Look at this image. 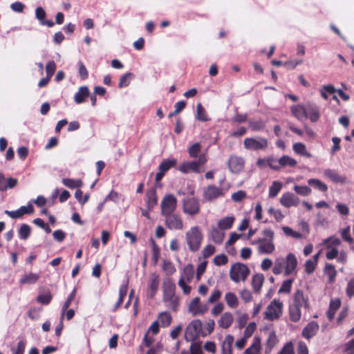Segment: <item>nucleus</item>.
I'll use <instances>...</instances> for the list:
<instances>
[{
    "label": "nucleus",
    "mask_w": 354,
    "mask_h": 354,
    "mask_svg": "<svg viewBox=\"0 0 354 354\" xmlns=\"http://www.w3.org/2000/svg\"><path fill=\"white\" fill-rule=\"evenodd\" d=\"M146 196L147 209L148 210L151 211L153 209V207L157 205L158 202L156 190L154 189H151L148 190Z\"/></svg>",
    "instance_id": "nucleus-25"
},
{
    "label": "nucleus",
    "mask_w": 354,
    "mask_h": 354,
    "mask_svg": "<svg viewBox=\"0 0 354 354\" xmlns=\"http://www.w3.org/2000/svg\"><path fill=\"white\" fill-rule=\"evenodd\" d=\"M202 329V322L200 319L193 320L186 328L185 339L187 342H194L200 335Z\"/></svg>",
    "instance_id": "nucleus-9"
},
{
    "label": "nucleus",
    "mask_w": 354,
    "mask_h": 354,
    "mask_svg": "<svg viewBox=\"0 0 354 354\" xmlns=\"http://www.w3.org/2000/svg\"><path fill=\"white\" fill-rule=\"evenodd\" d=\"M39 277L37 274L30 273V274H26L24 277H23L21 279L20 282L21 283L32 284L37 281V280L39 279Z\"/></svg>",
    "instance_id": "nucleus-50"
},
{
    "label": "nucleus",
    "mask_w": 354,
    "mask_h": 354,
    "mask_svg": "<svg viewBox=\"0 0 354 354\" xmlns=\"http://www.w3.org/2000/svg\"><path fill=\"white\" fill-rule=\"evenodd\" d=\"M176 164V160L175 159H166L164 160L158 167L160 171L165 174L167 171H169L171 167H174Z\"/></svg>",
    "instance_id": "nucleus-39"
},
{
    "label": "nucleus",
    "mask_w": 354,
    "mask_h": 354,
    "mask_svg": "<svg viewBox=\"0 0 354 354\" xmlns=\"http://www.w3.org/2000/svg\"><path fill=\"white\" fill-rule=\"evenodd\" d=\"M26 345V341L25 339H21L19 340L16 347L13 346L11 348L12 354H24Z\"/></svg>",
    "instance_id": "nucleus-54"
},
{
    "label": "nucleus",
    "mask_w": 354,
    "mask_h": 354,
    "mask_svg": "<svg viewBox=\"0 0 354 354\" xmlns=\"http://www.w3.org/2000/svg\"><path fill=\"white\" fill-rule=\"evenodd\" d=\"M324 272L328 276L329 282L333 283L337 275L335 266L332 264L327 263L324 268Z\"/></svg>",
    "instance_id": "nucleus-43"
},
{
    "label": "nucleus",
    "mask_w": 354,
    "mask_h": 354,
    "mask_svg": "<svg viewBox=\"0 0 354 354\" xmlns=\"http://www.w3.org/2000/svg\"><path fill=\"white\" fill-rule=\"evenodd\" d=\"M282 230L284 234L288 236H292L295 239L301 238V234L299 232L293 231L290 227L287 226L282 227Z\"/></svg>",
    "instance_id": "nucleus-61"
},
{
    "label": "nucleus",
    "mask_w": 354,
    "mask_h": 354,
    "mask_svg": "<svg viewBox=\"0 0 354 354\" xmlns=\"http://www.w3.org/2000/svg\"><path fill=\"white\" fill-rule=\"evenodd\" d=\"M196 119L201 122H207L210 120L205 108L201 103H198L196 106Z\"/></svg>",
    "instance_id": "nucleus-35"
},
{
    "label": "nucleus",
    "mask_w": 354,
    "mask_h": 354,
    "mask_svg": "<svg viewBox=\"0 0 354 354\" xmlns=\"http://www.w3.org/2000/svg\"><path fill=\"white\" fill-rule=\"evenodd\" d=\"M225 300L228 306L232 308H235L239 305L237 297L233 292H227L225 295Z\"/></svg>",
    "instance_id": "nucleus-37"
},
{
    "label": "nucleus",
    "mask_w": 354,
    "mask_h": 354,
    "mask_svg": "<svg viewBox=\"0 0 354 354\" xmlns=\"http://www.w3.org/2000/svg\"><path fill=\"white\" fill-rule=\"evenodd\" d=\"M319 328V324L316 322L312 321L304 328L302 336L306 339H310L317 334Z\"/></svg>",
    "instance_id": "nucleus-17"
},
{
    "label": "nucleus",
    "mask_w": 354,
    "mask_h": 354,
    "mask_svg": "<svg viewBox=\"0 0 354 354\" xmlns=\"http://www.w3.org/2000/svg\"><path fill=\"white\" fill-rule=\"evenodd\" d=\"M261 349V341L259 337H254L252 344L244 352L245 354H259Z\"/></svg>",
    "instance_id": "nucleus-33"
},
{
    "label": "nucleus",
    "mask_w": 354,
    "mask_h": 354,
    "mask_svg": "<svg viewBox=\"0 0 354 354\" xmlns=\"http://www.w3.org/2000/svg\"><path fill=\"white\" fill-rule=\"evenodd\" d=\"M176 285L171 281H165L163 284V301L174 311L178 307V297L175 295Z\"/></svg>",
    "instance_id": "nucleus-3"
},
{
    "label": "nucleus",
    "mask_w": 354,
    "mask_h": 354,
    "mask_svg": "<svg viewBox=\"0 0 354 354\" xmlns=\"http://www.w3.org/2000/svg\"><path fill=\"white\" fill-rule=\"evenodd\" d=\"M158 319L162 327H167L171 323V315L168 312H162L159 314Z\"/></svg>",
    "instance_id": "nucleus-45"
},
{
    "label": "nucleus",
    "mask_w": 354,
    "mask_h": 354,
    "mask_svg": "<svg viewBox=\"0 0 354 354\" xmlns=\"http://www.w3.org/2000/svg\"><path fill=\"white\" fill-rule=\"evenodd\" d=\"M250 273L248 266L243 263H236L232 266L230 270V279L234 282L245 281Z\"/></svg>",
    "instance_id": "nucleus-6"
},
{
    "label": "nucleus",
    "mask_w": 354,
    "mask_h": 354,
    "mask_svg": "<svg viewBox=\"0 0 354 354\" xmlns=\"http://www.w3.org/2000/svg\"><path fill=\"white\" fill-rule=\"evenodd\" d=\"M233 342L234 337L232 335L225 336L221 346L222 354H232V346Z\"/></svg>",
    "instance_id": "nucleus-27"
},
{
    "label": "nucleus",
    "mask_w": 354,
    "mask_h": 354,
    "mask_svg": "<svg viewBox=\"0 0 354 354\" xmlns=\"http://www.w3.org/2000/svg\"><path fill=\"white\" fill-rule=\"evenodd\" d=\"M234 221L233 216H226L218 221V227L222 230H229L232 227Z\"/></svg>",
    "instance_id": "nucleus-32"
},
{
    "label": "nucleus",
    "mask_w": 354,
    "mask_h": 354,
    "mask_svg": "<svg viewBox=\"0 0 354 354\" xmlns=\"http://www.w3.org/2000/svg\"><path fill=\"white\" fill-rule=\"evenodd\" d=\"M324 176L336 183L345 184L346 183V178L344 176L339 175L335 169H325Z\"/></svg>",
    "instance_id": "nucleus-20"
},
{
    "label": "nucleus",
    "mask_w": 354,
    "mask_h": 354,
    "mask_svg": "<svg viewBox=\"0 0 354 354\" xmlns=\"http://www.w3.org/2000/svg\"><path fill=\"white\" fill-rule=\"evenodd\" d=\"M268 213L273 216L277 222H281L284 218V215L282 214L281 211L276 209L274 207H270L268 209Z\"/></svg>",
    "instance_id": "nucleus-56"
},
{
    "label": "nucleus",
    "mask_w": 354,
    "mask_h": 354,
    "mask_svg": "<svg viewBox=\"0 0 354 354\" xmlns=\"http://www.w3.org/2000/svg\"><path fill=\"white\" fill-rule=\"evenodd\" d=\"M293 279H290L284 281L279 289V293H289L291 290Z\"/></svg>",
    "instance_id": "nucleus-57"
},
{
    "label": "nucleus",
    "mask_w": 354,
    "mask_h": 354,
    "mask_svg": "<svg viewBox=\"0 0 354 354\" xmlns=\"http://www.w3.org/2000/svg\"><path fill=\"white\" fill-rule=\"evenodd\" d=\"M233 322L234 317L232 314L230 312H226L221 316L218 321V325L221 328L227 329L231 326Z\"/></svg>",
    "instance_id": "nucleus-23"
},
{
    "label": "nucleus",
    "mask_w": 354,
    "mask_h": 354,
    "mask_svg": "<svg viewBox=\"0 0 354 354\" xmlns=\"http://www.w3.org/2000/svg\"><path fill=\"white\" fill-rule=\"evenodd\" d=\"M194 269L193 265L187 264L183 268L180 279H183V280H187L189 282L194 277Z\"/></svg>",
    "instance_id": "nucleus-31"
},
{
    "label": "nucleus",
    "mask_w": 354,
    "mask_h": 354,
    "mask_svg": "<svg viewBox=\"0 0 354 354\" xmlns=\"http://www.w3.org/2000/svg\"><path fill=\"white\" fill-rule=\"evenodd\" d=\"M323 243L326 245L327 249H330L333 248V245H339L341 244V241L339 238L331 236L324 239Z\"/></svg>",
    "instance_id": "nucleus-51"
},
{
    "label": "nucleus",
    "mask_w": 354,
    "mask_h": 354,
    "mask_svg": "<svg viewBox=\"0 0 354 354\" xmlns=\"http://www.w3.org/2000/svg\"><path fill=\"white\" fill-rule=\"evenodd\" d=\"M31 228L27 224H22L19 230V236L21 239H27L30 234Z\"/></svg>",
    "instance_id": "nucleus-49"
},
{
    "label": "nucleus",
    "mask_w": 354,
    "mask_h": 354,
    "mask_svg": "<svg viewBox=\"0 0 354 354\" xmlns=\"http://www.w3.org/2000/svg\"><path fill=\"white\" fill-rule=\"evenodd\" d=\"M292 149L297 154L308 158L311 157V154L307 151L305 145L301 142L295 143L292 146Z\"/></svg>",
    "instance_id": "nucleus-38"
},
{
    "label": "nucleus",
    "mask_w": 354,
    "mask_h": 354,
    "mask_svg": "<svg viewBox=\"0 0 354 354\" xmlns=\"http://www.w3.org/2000/svg\"><path fill=\"white\" fill-rule=\"evenodd\" d=\"M263 238H259L256 241H252V244L258 245L257 250L259 253L264 254H270L275 250L274 243V233L271 229H265L262 232Z\"/></svg>",
    "instance_id": "nucleus-1"
},
{
    "label": "nucleus",
    "mask_w": 354,
    "mask_h": 354,
    "mask_svg": "<svg viewBox=\"0 0 354 354\" xmlns=\"http://www.w3.org/2000/svg\"><path fill=\"white\" fill-rule=\"evenodd\" d=\"M294 349L292 342L286 344L278 354H293Z\"/></svg>",
    "instance_id": "nucleus-64"
},
{
    "label": "nucleus",
    "mask_w": 354,
    "mask_h": 354,
    "mask_svg": "<svg viewBox=\"0 0 354 354\" xmlns=\"http://www.w3.org/2000/svg\"><path fill=\"white\" fill-rule=\"evenodd\" d=\"M292 304L299 308L304 307V308H308V298L306 295H304L302 290H297L294 294Z\"/></svg>",
    "instance_id": "nucleus-16"
},
{
    "label": "nucleus",
    "mask_w": 354,
    "mask_h": 354,
    "mask_svg": "<svg viewBox=\"0 0 354 354\" xmlns=\"http://www.w3.org/2000/svg\"><path fill=\"white\" fill-rule=\"evenodd\" d=\"M268 139L261 136L246 138L243 141L244 147L252 151L266 150L268 147Z\"/></svg>",
    "instance_id": "nucleus-5"
},
{
    "label": "nucleus",
    "mask_w": 354,
    "mask_h": 354,
    "mask_svg": "<svg viewBox=\"0 0 354 354\" xmlns=\"http://www.w3.org/2000/svg\"><path fill=\"white\" fill-rule=\"evenodd\" d=\"M299 198L289 192L283 193L280 198L281 205L286 208L297 207L299 204Z\"/></svg>",
    "instance_id": "nucleus-12"
},
{
    "label": "nucleus",
    "mask_w": 354,
    "mask_h": 354,
    "mask_svg": "<svg viewBox=\"0 0 354 354\" xmlns=\"http://www.w3.org/2000/svg\"><path fill=\"white\" fill-rule=\"evenodd\" d=\"M215 250H216L215 247L214 245H210V244L206 245L202 251L203 257L204 258L209 257L215 252Z\"/></svg>",
    "instance_id": "nucleus-63"
},
{
    "label": "nucleus",
    "mask_w": 354,
    "mask_h": 354,
    "mask_svg": "<svg viewBox=\"0 0 354 354\" xmlns=\"http://www.w3.org/2000/svg\"><path fill=\"white\" fill-rule=\"evenodd\" d=\"M90 95V91L86 86H82L79 88L77 92L75 94L74 101L80 104L85 101V99Z\"/></svg>",
    "instance_id": "nucleus-24"
},
{
    "label": "nucleus",
    "mask_w": 354,
    "mask_h": 354,
    "mask_svg": "<svg viewBox=\"0 0 354 354\" xmlns=\"http://www.w3.org/2000/svg\"><path fill=\"white\" fill-rule=\"evenodd\" d=\"M293 190L299 195L302 196H309L311 193V189L306 185H295Z\"/></svg>",
    "instance_id": "nucleus-47"
},
{
    "label": "nucleus",
    "mask_w": 354,
    "mask_h": 354,
    "mask_svg": "<svg viewBox=\"0 0 354 354\" xmlns=\"http://www.w3.org/2000/svg\"><path fill=\"white\" fill-rule=\"evenodd\" d=\"M283 269L285 270L284 259L283 258H277L272 268V272L274 274H279L282 273Z\"/></svg>",
    "instance_id": "nucleus-46"
},
{
    "label": "nucleus",
    "mask_w": 354,
    "mask_h": 354,
    "mask_svg": "<svg viewBox=\"0 0 354 354\" xmlns=\"http://www.w3.org/2000/svg\"><path fill=\"white\" fill-rule=\"evenodd\" d=\"M282 188V183L279 181H273L271 186L269 187V197L274 198L280 192Z\"/></svg>",
    "instance_id": "nucleus-41"
},
{
    "label": "nucleus",
    "mask_w": 354,
    "mask_h": 354,
    "mask_svg": "<svg viewBox=\"0 0 354 354\" xmlns=\"http://www.w3.org/2000/svg\"><path fill=\"white\" fill-rule=\"evenodd\" d=\"M308 184L320 192H326L328 189V186L320 180L317 178L308 179Z\"/></svg>",
    "instance_id": "nucleus-36"
},
{
    "label": "nucleus",
    "mask_w": 354,
    "mask_h": 354,
    "mask_svg": "<svg viewBox=\"0 0 354 354\" xmlns=\"http://www.w3.org/2000/svg\"><path fill=\"white\" fill-rule=\"evenodd\" d=\"M248 124L250 128L254 131H260L264 127V123L261 120H250L248 122Z\"/></svg>",
    "instance_id": "nucleus-58"
},
{
    "label": "nucleus",
    "mask_w": 354,
    "mask_h": 354,
    "mask_svg": "<svg viewBox=\"0 0 354 354\" xmlns=\"http://www.w3.org/2000/svg\"><path fill=\"white\" fill-rule=\"evenodd\" d=\"M56 70V64L54 61H49L46 66V76L51 77Z\"/></svg>",
    "instance_id": "nucleus-62"
},
{
    "label": "nucleus",
    "mask_w": 354,
    "mask_h": 354,
    "mask_svg": "<svg viewBox=\"0 0 354 354\" xmlns=\"http://www.w3.org/2000/svg\"><path fill=\"white\" fill-rule=\"evenodd\" d=\"M52 299V295L50 292L39 295L37 297V301L43 305L48 304Z\"/></svg>",
    "instance_id": "nucleus-59"
},
{
    "label": "nucleus",
    "mask_w": 354,
    "mask_h": 354,
    "mask_svg": "<svg viewBox=\"0 0 354 354\" xmlns=\"http://www.w3.org/2000/svg\"><path fill=\"white\" fill-rule=\"evenodd\" d=\"M17 179L8 178L6 179L4 175L0 172V191H5L7 189H12L17 185Z\"/></svg>",
    "instance_id": "nucleus-21"
},
{
    "label": "nucleus",
    "mask_w": 354,
    "mask_h": 354,
    "mask_svg": "<svg viewBox=\"0 0 354 354\" xmlns=\"http://www.w3.org/2000/svg\"><path fill=\"white\" fill-rule=\"evenodd\" d=\"M207 161V156L205 153H203L199 156L197 160L183 162L179 167V170L185 174H187L191 171L200 173V167L204 165Z\"/></svg>",
    "instance_id": "nucleus-4"
},
{
    "label": "nucleus",
    "mask_w": 354,
    "mask_h": 354,
    "mask_svg": "<svg viewBox=\"0 0 354 354\" xmlns=\"http://www.w3.org/2000/svg\"><path fill=\"white\" fill-rule=\"evenodd\" d=\"M263 281L264 277L262 274H255L252 277V285L254 292H259Z\"/></svg>",
    "instance_id": "nucleus-29"
},
{
    "label": "nucleus",
    "mask_w": 354,
    "mask_h": 354,
    "mask_svg": "<svg viewBox=\"0 0 354 354\" xmlns=\"http://www.w3.org/2000/svg\"><path fill=\"white\" fill-rule=\"evenodd\" d=\"M201 148V145L199 142H195L194 144L192 145L188 149L189 156L193 158L199 157V156L201 154L200 153Z\"/></svg>",
    "instance_id": "nucleus-44"
},
{
    "label": "nucleus",
    "mask_w": 354,
    "mask_h": 354,
    "mask_svg": "<svg viewBox=\"0 0 354 354\" xmlns=\"http://www.w3.org/2000/svg\"><path fill=\"white\" fill-rule=\"evenodd\" d=\"M306 109L307 104L306 106L302 104H296L290 107L292 115L299 121H303L306 119Z\"/></svg>",
    "instance_id": "nucleus-19"
},
{
    "label": "nucleus",
    "mask_w": 354,
    "mask_h": 354,
    "mask_svg": "<svg viewBox=\"0 0 354 354\" xmlns=\"http://www.w3.org/2000/svg\"><path fill=\"white\" fill-rule=\"evenodd\" d=\"M245 161L243 158L237 156H231L228 160V167L232 173L240 172L244 167Z\"/></svg>",
    "instance_id": "nucleus-14"
},
{
    "label": "nucleus",
    "mask_w": 354,
    "mask_h": 354,
    "mask_svg": "<svg viewBox=\"0 0 354 354\" xmlns=\"http://www.w3.org/2000/svg\"><path fill=\"white\" fill-rule=\"evenodd\" d=\"M209 236L215 243L221 244L223 241L225 233L220 228L213 227L210 230Z\"/></svg>",
    "instance_id": "nucleus-26"
},
{
    "label": "nucleus",
    "mask_w": 354,
    "mask_h": 354,
    "mask_svg": "<svg viewBox=\"0 0 354 354\" xmlns=\"http://www.w3.org/2000/svg\"><path fill=\"white\" fill-rule=\"evenodd\" d=\"M200 298L195 297L192 300L190 304H189L188 310L189 312L191 313L194 316L197 315V312L199 310L200 306Z\"/></svg>",
    "instance_id": "nucleus-48"
},
{
    "label": "nucleus",
    "mask_w": 354,
    "mask_h": 354,
    "mask_svg": "<svg viewBox=\"0 0 354 354\" xmlns=\"http://www.w3.org/2000/svg\"><path fill=\"white\" fill-rule=\"evenodd\" d=\"M76 295V288H75L73 291L71 292V294L67 297L66 300L64 301L63 306H62V317L61 319H63V316L64 313L67 310V309L69 308L71 301L74 299Z\"/></svg>",
    "instance_id": "nucleus-52"
},
{
    "label": "nucleus",
    "mask_w": 354,
    "mask_h": 354,
    "mask_svg": "<svg viewBox=\"0 0 354 354\" xmlns=\"http://www.w3.org/2000/svg\"><path fill=\"white\" fill-rule=\"evenodd\" d=\"M165 224L171 230H181L184 227L183 221L181 216L174 212L163 215Z\"/></svg>",
    "instance_id": "nucleus-8"
},
{
    "label": "nucleus",
    "mask_w": 354,
    "mask_h": 354,
    "mask_svg": "<svg viewBox=\"0 0 354 354\" xmlns=\"http://www.w3.org/2000/svg\"><path fill=\"white\" fill-rule=\"evenodd\" d=\"M34 212V207L28 203L26 206H21L15 211L6 210L4 213L12 218H19L24 214H30Z\"/></svg>",
    "instance_id": "nucleus-15"
},
{
    "label": "nucleus",
    "mask_w": 354,
    "mask_h": 354,
    "mask_svg": "<svg viewBox=\"0 0 354 354\" xmlns=\"http://www.w3.org/2000/svg\"><path fill=\"white\" fill-rule=\"evenodd\" d=\"M62 182L70 189L80 188L83 186V182L80 179L63 178Z\"/></svg>",
    "instance_id": "nucleus-34"
},
{
    "label": "nucleus",
    "mask_w": 354,
    "mask_h": 354,
    "mask_svg": "<svg viewBox=\"0 0 354 354\" xmlns=\"http://www.w3.org/2000/svg\"><path fill=\"white\" fill-rule=\"evenodd\" d=\"M162 270L167 275H171L176 272V268L171 261L164 260Z\"/></svg>",
    "instance_id": "nucleus-55"
},
{
    "label": "nucleus",
    "mask_w": 354,
    "mask_h": 354,
    "mask_svg": "<svg viewBox=\"0 0 354 354\" xmlns=\"http://www.w3.org/2000/svg\"><path fill=\"white\" fill-rule=\"evenodd\" d=\"M285 263V272L284 276H289L293 273H295L296 268L297 267L298 261L296 256L292 253L287 254L286 259L284 260Z\"/></svg>",
    "instance_id": "nucleus-13"
},
{
    "label": "nucleus",
    "mask_w": 354,
    "mask_h": 354,
    "mask_svg": "<svg viewBox=\"0 0 354 354\" xmlns=\"http://www.w3.org/2000/svg\"><path fill=\"white\" fill-rule=\"evenodd\" d=\"M222 194V189L214 185L207 187L204 193L205 198L207 201H212Z\"/></svg>",
    "instance_id": "nucleus-22"
},
{
    "label": "nucleus",
    "mask_w": 354,
    "mask_h": 354,
    "mask_svg": "<svg viewBox=\"0 0 354 354\" xmlns=\"http://www.w3.org/2000/svg\"><path fill=\"white\" fill-rule=\"evenodd\" d=\"M289 315L290 319L292 322H298L300 319L301 315V308L293 304L290 305L289 307Z\"/></svg>",
    "instance_id": "nucleus-30"
},
{
    "label": "nucleus",
    "mask_w": 354,
    "mask_h": 354,
    "mask_svg": "<svg viewBox=\"0 0 354 354\" xmlns=\"http://www.w3.org/2000/svg\"><path fill=\"white\" fill-rule=\"evenodd\" d=\"M307 118H309L312 122H316L319 120V108L316 104L312 103L307 104L306 119Z\"/></svg>",
    "instance_id": "nucleus-18"
},
{
    "label": "nucleus",
    "mask_w": 354,
    "mask_h": 354,
    "mask_svg": "<svg viewBox=\"0 0 354 354\" xmlns=\"http://www.w3.org/2000/svg\"><path fill=\"white\" fill-rule=\"evenodd\" d=\"M278 163L280 167L290 166L294 167L297 165V161L288 156H283L279 159Z\"/></svg>",
    "instance_id": "nucleus-42"
},
{
    "label": "nucleus",
    "mask_w": 354,
    "mask_h": 354,
    "mask_svg": "<svg viewBox=\"0 0 354 354\" xmlns=\"http://www.w3.org/2000/svg\"><path fill=\"white\" fill-rule=\"evenodd\" d=\"M149 288L151 290V297H153L156 292L159 286V277L156 274H152L149 281Z\"/></svg>",
    "instance_id": "nucleus-40"
},
{
    "label": "nucleus",
    "mask_w": 354,
    "mask_h": 354,
    "mask_svg": "<svg viewBox=\"0 0 354 354\" xmlns=\"http://www.w3.org/2000/svg\"><path fill=\"white\" fill-rule=\"evenodd\" d=\"M177 207V199L171 194H167L162 198L160 207L161 214L165 215L175 212Z\"/></svg>",
    "instance_id": "nucleus-11"
},
{
    "label": "nucleus",
    "mask_w": 354,
    "mask_h": 354,
    "mask_svg": "<svg viewBox=\"0 0 354 354\" xmlns=\"http://www.w3.org/2000/svg\"><path fill=\"white\" fill-rule=\"evenodd\" d=\"M213 261L217 266H223L227 262V257L224 254H218L214 258Z\"/></svg>",
    "instance_id": "nucleus-60"
},
{
    "label": "nucleus",
    "mask_w": 354,
    "mask_h": 354,
    "mask_svg": "<svg viewBox=\"0 0 354 354\" xmlns=\"http://www.w3.org/2000/svg\"><path fill=\"white\" fill-rule=\"evenodd\" d=\"M183 211L189 216H194L200 212V204L194 197H187L183 200Z\"/></svg>",
    "instance_id": "nucleus-10"
},
{
    "label": "nucleus",
    "mask_w": 354,
    "mask_h": 354,
    "mask_svg": "<svg viewBox=\"0 0 354 354\" xmlns=\"http://www.w3.org/2000/svg\"><path fill=\"white\" fill-rule=\"evenodd\" d=\"M283 304L279 299H274L270 302L264 312V319L274 321L279 318L282 314Z\"/></svg>",
    "instance_id": "nucleus-7"
},
{
    "label": "nucleus",
    "mask_w": 354,
    "mask_h": 354,
    "mask_svg": "<svg viewBox=\"0 0 354 354\" xmlns=\"http://www.w3.org/2000/svg\"><path fill=\"white\" fill-rule=\"evenodd\" d=\"M133 77V74L132 73H127L124 75H122L118 84L119 88H123L128 86L130 84L131 80Z\"/></svg>",
    "instance_id": "nucleus-53"
},
{
    "label": "nucleus",
    "mask_w": 354,
    "mask_h": 354,
    "mask_svg": "<svg viewBox=\"0 0 354 354\" xmlns=\"http://www.w3.org/2000/svg\"><path fill=\"white\" fill-rule=\"evenodd\" d=\"M341 302L339 299H333L330 302L329 308L327 311V318L332 320L334 318L336 311L340 307Z\"/></svg>",
    "instance_id": "nucleus-28"
},
{
    "label": "nucleus",
    "mask_w": 354,
    "mask_h": 354,
    "mask_svg": "<svg viewBox=\"0 0 354 354\" xmlns=\"http://www.w3.org/2000/svg\"><path fill=\"white\" fill-rule=\"evenodd\" d=\"M203 239L202 231L198 226H193L185 233V240L191 252H197Z\"/></svg>",
    "instance_id": "nucleus-2"
}]
</instances>
